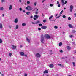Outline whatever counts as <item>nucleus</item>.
<instances>
[{
  "label": "nucleus",
  "instance_id": "7ed1b4c3",
  "mask_svg": "<svg viewBox=\"0 0 76 76\" xmlns=\"http://www.w3.org/2000/svg\"><path fill=\"white\" fill-rule=\"evenodd\" d=\"M45 37L47 38V39H50V38H51V36H50V35L47 34H46L45 35Z\"/></svg>",
  "mask_w": 76,
  "mask_h": 76
},
{
  "label": "nucleus",
  "instance_id": "c9c22d12",
  "mask_svg": "<svg viewBox=\"0 0 76 76\" xmlns=\"http://www.w3.org/2000/svg\"><path fill=\"white\" fill-rule=\"evenodd\" d=\"M53 5L52 4H50V6L51 7H53Z\"/></svg>",
  "mask_w": 76,
  "mask_h": 76
},
{
  "label": "nucleus",
  "instance_id": "69168bd1",
  "mask_svg": "<svg viewBox=\"0 0 76 76\" xmlns=\"http://www.w3.org/2000/svg\"><path fill=\"white\" fill-rule=\"evenodd\" d=\"M9 27H10V28H12V26H10Z\"/></svg>",
  "mask_w": 76,
  "mask_h": 76
},
{
  "label": "nucleus",
  "instance_id": "338daca9",
  "mask_svg": "<svg viewBox=\"0 0 76 76\" xmlns=\"http://www.w3.org/2000/svg\"><path fill=\"white\" fill-rule=\"evenodd\" d=\"M24 56H25V57H27V55H25Z\"/></svg>",
  "mask_w": 76,
  "mask_h": 76
},
{
  "label": "nucleus",
  "instance_id": "58836bf2",
  "mask_svg": "<svg viewBox=\"0 0 76 76\" xmlns=\"http://www.w3.org/2000/svg\"><path fill=\"white\" fill-rule=\"evenodd\" d=\"M58 66H61V64H58Z\"/></svg>",
  "mask_w": 76,
  "mask_h": 76
},
{
  "label": "nucleus",
  "instance_id": "4be33fe9",
  "mask_svg": "<svg viewBox=\"0 0 76 76\" xmlns=\"http://www.w3.org/2000/svg\"><path fill=\"white\" fill-rule=\"evenodd\" d=\"M26 24L25 23H23L22 24V25L23 26H26Z\"/></svg>",
  "mask_w": 76,
  "mask_h": 76
},
{
  "label": "nucleus",
  "instance_id": "bb28decb",
  "mask_svg": "<svg viewBox=\"0 0 76 76\" xmlns=\"http://www.w3.org/2000/svg\"><path fill=\"white\" fill-rule=\"evenodd\" d=\"M53 17V16L51 15L50 17L49 18V19H51V18H52Z\"/></svg>",
  "mask_w": 76,
  "mask_h": 76
},
{
  "label": "nucleus",
  "instance_id": "5fc2aeb1",
  "mask_svg": "<svg viewBox=\"0 0 76 76\" xmlns=\"http://www.w3.org/2000/svg\"><path fill=\"white\" fill-rule=\"evenodd\" d=\"M58 7H60V4H59L58 6Z\"/></svg>",
  "mask_w": 76,
  "mask_h": 76
},
{
  "label": "nucleus",
  "instance_id": "052dcab7",
  "mask_svg": "<svg viewBox=\"0 0 76 76\" xmlns=\"http://www.w3.org/2000/svg\"><path fill=\"white\" fill-rule=\"evenodd\" d=\"M72 44L73 45H75V42H73L72 43Z\"/></svg>",
  "mask_w": 76,
  "mask_h": 76
},
{
  "label": "nucleus",
  "instance_id": "e2e57ef3",
  "mask_svg": "<svg viewBox=\"0 0 76 76\" xmlns=\"http://www.w3.org/2000/svg\"><path fill=\"white\" fill-rule=\"evenodd\" d=\"M65 58H64L63 57L62 58V59H65Z\"/></svg>",
  "mask_w": 76,
  "mask_h": 76
},
{
  "label": "nucleus",
  "instance_id": "cd10ccee",
  "mask_svg": "<svg viewBox=\"0 0 76 76\" xmlns=\"http://www.w3.org/2000/svg\"><path fill=\"white\" fill-rule=\"evenodd\" d=\"M68 20H71V18L69 17L68 18Z\"/></svg>",
  "mask_w": 76,
  "mask_h": 76
},
{
  "label": "nucleus",
  "instance_id": "de8ad7c7",
  "mask_svg": "<svg viewBox=\"0 0 76 76\" xmlns=\"http://www.w3.org/2000/svg\"><path fill=\"white\" fill-rule=\"evenodd\" d=\"M60 18V16H58L57 17H56V19H57V18Z\"/></svg>",
  "mask_w": 76,
  "mask_h": 76
},
{
  "label": "nucleus",
  "instance_id": "ea45409f",
  "mask_svg": "<svg viewBox=\"0 0 76 76\" xmlns=\"http://www.w3.org/2000/svg\"><path fill=\"white\" fill-rule=\"evenodd\" d=\"M39 26H42V24H39Z\"/></svg>",
  "mask_w": 76,
  "mask_h": 76
},
{
  "label": "nucleus",
  "instance_id": "2f4dec72",
  "mask_svg": "<svg viewBox=\"0 0 76 76\" xmlns=\"http://www.w3.org/2000/svg\"><path fill=\"white\" fill-rule=\"evenodd\" d=\"M2 42V40L1 39H0V44H1Z\"/></svg>",
  "mask_w": 76,
  "mask_h": 76
},
{
  "label": "nucleus",
  "instance_id": "774afa93",
  "mask_svg": "<svg viewBox=\"0 0 76 76\" xmlns=\"http://www.w3.org/2000/svg\"><path fill=\"white\" fill-rule=\"evenodd\" d=\"M1 76H4V75H3V74H1Z\"/></svg>",
  "mask_w": 76,
  "mask_h": 76
},
{
  "label": "nucleus",
  "instance_id": "4d7b16f0",
  "mask_svg": "<svg viewBox=\"0 0 76 76\" xmlns=\"http://www.w3.org/2000/svg\"><path fill=\"white\" fill-rule=\"evenodd\" d=\"M74 15H75V17H76V13H75L74 14Z\"/></svg>",
  "mask_w": 76,
  "mask_h": 76
},
{
  "label": "nucleus",
  "instance_id": "37998d69",
  "mask_svg": "<svg viewBox=\"0 0 76 76\" xmlns=\"http://www.w3.org/2000/svg\"><path fill=\"white\" fill-rule=\"evenodd\" d=\"M35 9H36V12H38V9L37 8H35Z\"/></svg>",
  "mask_w": 76,
  "mask_h": 76
},
{
  "label": "nucleus",
  "instance_id": "bf43d9fd",
  "mask_svg": "<svg viewBox=\"0 0 76 76\" xmlns=\"http://www.w3.org/2000/svg\"><path fill=\"white\" fill-rule=\"evenodd\" d=\"M19 1L20 3H21L22 2V1H21V0H19Z\"/></svg>",
  "mask_w": 76,
  "mask_h": 76
},
{
  "label": "nucleus",
  "instance_id": "a19ab883",
  "mask_svg": "<svg viewBox=\"0 0 76 76\" xmlns=\"http://www.w3.org/2000/svg\"><path fill=\"white\" fill-rule=\"evenodd\" d=\"M27 4H29L30 3V2L29 1H28L27 2Z\"/></svg>",
  "mask_w": 76,
  "mask_h": 76
},
{
  "label": "nucleus",
  "instance_id": "473e14b6",
  "mask_svg": "<svg viewBox=\"0 0 76 76\" xmlns=\"http://www.w3.org/2000/svg\"><path fill=\"white\" fill-rule=\"evenodd\" d=\"M38 30H39V31H41V28H38Z\"/></svg>",
  "mask_w": 76,
  "mask_h": 76
},
{
  "label": "nucleus",
  "instance_id": "0e129e2a",
  "mask_svg": "<svg viewBox=\"0 0 76 76\" xmlns=\"http://www.w3.org/2000/svg\"><path fill=\"white\" fill-rule=\"evenodd\" d=\"M22 45H20V48H22Z\"/></svg>",
  "mask_w": 76,
  "mask_h": 76
},
{
  "label": "nucleus",
  "instance_id": "3c124183",
  "mask_svg": "<svg viewBox=\"0 0 76 76\" xmlns=\"http://www.w3.org/2000/svg\"><path fill=\"white\" fill-rule=\"evenodd\" d=\"M43 22L45 23V22H46V20H43Z\"/></svg>",
  "mask_w": 76,
  "mask_h": 76
},
{
  "label": "nucleus",
  "instance_id": "72a5a7b5",
  "mask_svg": "<svg viewBox=\"0 0 76 76\" xmlns=\"http://www.w3.org/2000/svg\"><path fill=\"white\" fill-rule=\"evenodd\" d=\"M9 56L10 57H11V56H12V53H10L9 54Z\"/></svg>",
  "mask_w": 76,
  "mask_h": 76
},
{
  "label": "nucleus",
  "instance_id": "39448f33",
  "mask_svg": "<svg viewBox=\"0 0 76 76\" xmlns=\"http://www.w3.org/2000/svg\"><path fill=\"white\" fill-rule=\"evenodd\" d=\"M35 56L37 57H41V55L38 53H37L36 54Z\"/></svg>",
  "mask_w": 76,
  "mask_h": 76
},
{
  "label": "nucleus",
  "instance_id": "423d86ee",
  "mask_svg": "<svg viewBox=\"0 0 76 76\" xmlns=\"http://www.w3.org/2000/svg\"><path fill=\"white\" fill-rule=\"evenodd\" d=\"M38 18V16H37V15H35L34 16V20H37V18Z\"/></svg>",
  "mask_w": 76,
  "mask_h": 76
},
{
  "label": "nucleus",
  "instance_id": "6ab92c4d",
  "mask_svg": "<svg viewBox=\"0 0 76 76\" xmlns=\"http://www.w3.org/2000/svg\"><path fill=\"white\" fill-rule=\"evenodd\" d=\"M26 14L27 15H30L31 14V12H26Z\"/></svg>",
  "mask_w": 76,
  "mask_h": 76
},
{
  "label": "nucleus",
  "instance_id": "c756f323",
  "mask_svg": "<svg viewBox=\"0 0 76 76\" xmlns=\"http://www.w3.org/2000/svg\"><path fill=\"white\" fill-rule=\"evenodd\" d=\"M63 10H62V11H61L60 13V15H61V14H62V13H63Z\"/></svg>",
  "mask_w": 76,
  "mask_h": 76
},
{
  "label": "nucleus",
  "instance_id": "4468645a",
  "mask_svg": "<svg viewBox=\"0 0 76 76\" xmlns=\"http://www.w3.org/2000/svg\"><path fill=\"white\" fill-rule=\"evenodd\" d=\"M26 41L28 43H30V40L27 37H26Z\"/></svg>",
  "mask_w": 76,
  "mask_h": 76
},
{
  "label": "nucleus",
  "instance_id": "79ce46f5",
  "mask_svg": "<svg viewBox=\"0 0 76 76\" xmlns=\"http://www.w3.org/2000/svg\"><path fill=\"white\" fill-rule=\"evenodd\" d=\"M35 13V14H38V11H36Z\"/></svg>",
  "mask_w": 76,
  "mask_h": 76
},
{
  "label": "nucleus",
  "instance_id": "9d476101",
  "mask_svg": "<svg viewBox=\"0 0 76 76\" xmlns=\"http://www.w3.org/2000/svg\"><path fill=\"white\" fill-rule=\"evenodd\" d=\"M12 49H15V48H16V46H15L14 45H12Z\"/></svg>",
  "mask_w": 76,
  "mask_h": 76
},
{
  "label": "nucleus",
  "instance_id": "412c9836",
  "mask_svg": "<svg viewBox=\"0 0 76 76\" xmlns=\"http://www.w3.org/2000/svg\"><path fill=\"white\" fill-rule=\"evenodd\" d=\"M4 8L3 7H0V10H3Z\"/></svg>",
  "mask_w": 76,
  "mask_h": 76
},
{
  "label": "nucleus",
  "instance_id": "4c0bfd02",
  "mask_svg": "<svg viewBox=\"0 0 76 76\" xmlns=\"http://www.w3.org/2000/svg\"><path fill=\"white\" fill-rule=\"evenodd\" d=\"M32 23L34 25L35 24H36V23H34L33 22H32Z\"/></svg>",
  "mask_w": 76,
  "mask_h": 76
},
{
  "label": "nucleus",
  "instance_id": "09e8293b",
  "mask_svg": "<svg viewBox=\"0 0 76 76\" xmlns=\"http://www.w3.org/2000/svg\"><path fill=\"white\" fill-rule=\"evenodd\" d=\"M34 6H36L37 5V2L34 3Z\"/></svg>",
  "mask_w": 76,
  "mask_h": 76
},
{
  "label": "nucleus",
  "instance_id": "20e7f679",
  "mask_svg": "<svg viewBox=\"0 0 76 76\" xmlns=\"http://www.w3.org/2000/svg\"><path fill=\"white\" fill-rule=\"evenodd\" d=\"M44 37H43V34H42L41 36V42L42 43H44Z\"/></svg>",
  "mask_w": 76,
  "mask_h": 76
},
{
  "label": "nucleus",
  "instance_id": "a211bd4d",
  "mask_svg": "<svg viewBox=\"0 0 76 76\" xmlns=\"http://www.w3.org/2000/svg\"><path fill=\"white\" fill-rule=\"evenodd\" d=\"M50 55H52V54H53V53L52 52L53 51H52V50H50Z\"/></svg>",
  "mask_w": 76,
  "mask_h": 76
},
{
  "label": "nucleus",
  "instance_id": "b1692460",
  "mask_svg": "<svg viewBox=\"0 0 76 76\" xmlns=\"http://www.w3.org/2000/svg\"><path fill=\"white\" fill-rule=\"evenodd\" d=\"M63 43L62 42H60L59 44V46H61Z\"/></svg>",
  "mask_w": 76,
  "mask_h": 76
},
{
  "label": "nucleus",
  "instance_id": "ddd939ff",
  "mask_svg": "<svg viewBox=\"0 0 76 76\" xmlns=\"http://www.w3.org/2000/svg\"><path fill=\"white\" fill-rule=\"evenodd\" d=\"M64 0H61V2L62 6H64Z\"/></svg>",
  "mask_w": 76,
  "mask_h": 76
},
{
  "label": "nucleus",
  "instance_id": "2eb2a0df",
  "mask_svg": "<svg viewBox=\"0 0 76 76\" xmlns=\"http://www.w3.org/2000/svg\"><path fill=\"white\" fill-rule=\"evenodd\" d=\"M12 5H10V7L9 8V10H12Z\"/></svg>",
  "mask_w": 76,
  "mask_h": 76
},
{
  "label": "nucleus",
  "instance_id": "dca6fc26",
  "mask_svg": "<svg viewBox=\"0 0 76 76\" xmlns=\"http://www.w3.org/2000/svg\"><path fill=\"white\" fill-rule=\"evenodd\" d=\"M21 56H24V53L23 52H21L20 53Z\"/></svg>",
  "mask_w": 76,
  "mask_h": 76
},
{
  "label": "nucleus",
  "instance_id": "6e6552de",
  "mask_svg": "<svg viewBox=\"0 0 76 76\" xmlns=\"http://www.w3.org/2000/svg\"><path fill=\"white\" fill-rule=\"evenodd\" d=\"M47 28V26H43L41 27V28L42 29H46Z\"/></svg>",
  "mask_w": 76,
  "mask_h": 76
},
{
  "label": "nucleus",
  "instance_id": "7c9ffc66",
  "mask_svg": "<svg viewBox=\"0 0 76 76\" xmlns=\"http://www.w3.org/2000/svg\"><path fill=\"white\" fill-rule=\"evenodd\" d=\"M72 63L73 64L74 66H76V65L75 64V62H73Z\"/></svg>",
  "mask_w": 76,
  "mask_h": 76
},
{
  "label": "nucleus",
  "instance_id": "5701e85b",
  "mask_svg": "<svg viewBox=\"0 0 76 76\" xmlns=\"http://www.w3.org/2000/svg\"><path fill=\"white\" fill-rule=\"evenodd\" d=\"M3 28V26L1 23H0V28Z\"/></svg>",
  "mask_w": 76,
  "mask_h": 76
},
{
  "label": "nucleus",
  "instance_id": "f03ea898",
  "mask_svg": "<svg viewBox=\"0 0 76 76\" xmlns=\"http://www.w3.org/2000/svg\"><path fill=\"white\" fill-rule=\"evenodd\" d=\"M73 9V6L72 5H70L69 9L70 12L71 13L72 12Z\"/></svg>",
  "mask_w": 76,
  "mask_h": 76
},
{
  "label": "nucleus",
  "instance_id": "f3484780",
  "mask_svg": "<svg viewBox=\"0 0 76 76\" xmlns=\"http://www.w3.org/2000/svg\"><path fill=\"white\" fill-rule=\"evenodd\" d=\"M40 23V21L37 20L36 22V24H38V23Z\"/></svg>",
  "mask_w": 76,
  "mask_h": 76
},
{
  "label": "nucleus",
  "instance_id": "e433bc0d",
  "mask_svg": "<svg viewBox=\"0 0 76 76\" xmlns=\"http://www.w3.org/2000/svg\"><path fill=\"white\" fill-rule=\"evenodd\" d=\"M60 53H63V50H60Z\"/></svg>",
  "mask_w": 76,
  "mask_h": 76
},
{
  "label": "nucleus",
  "instance_id": "864d4df0",
  "mask_svg": "<svg viewBox=\"0 0 76 76\" xmlns=\"http://www.w3.org/2000/svg\"><path fill=\"white\" fill-rule=\"evenodd\" d=\"M2 2H4V0H1Z\"/></svg>",
  "mask_w": 76,
  "mask_h": 76
},
{
  "label": "nucleus",
  "instance_id": "680f3d73",
  "mask_svg": "<svg viewBox=\"0 0 76 76\" xmlns=\"http://www.w3.org/2000/svg\"><path fill=\"white\" fill-rule=\"evenodd\" d=\"M2 15L3 16H4V14H3Z\"/></svg>",
  "mask_w": 76,
  "mask_h": 76
},
{
  "label": "nucleus",
  "instance_id": "c85d7f7f",
  "mask_svg": "<svg viewBox=\"0 0 76 76\" xmlns=\"http://www.w3.org/2000/svg\"><path fill=\"white\" fill-rule=\"evenodd\" d=\"M66 16L65 15H63V16H62V17L63 18H66Z\"/></svg>",
  "mask_w": 76,
  "mask_h": 76
},
{
  "label": "nucleus",
  "instance_id": "13d9d810",
  "mask_svg": "<svg viewBox=\"0 0 76 76\" xmlns=\"http://www.w3.org/2000/svg\"><path fill=\"white\" fill-rule=\"evenodd\" d=\"M33 18V16H31L30 17V18Z\"/></svg>",
  "mask_w": 76,
  "mask_h": 76
},
{
  "label": "nucleus",
  "instance_id": "f257e3e1",
  "mask_svg": "<svg viewBox=\"0 0 76 76\" xmlns=\"http://www.w3.org/2000/svg\"><path fill=\"white\" fill-rule=\"evenodd\" d=\"M26 10H32L33 9L32 7L29 6H28L27 7H26Z\"/></svg>",
  "mask_w": 76,
  "mask_h": 76
},
{
  "label": "nucleus",
  "instance_id": "f704fd0d",
  "mask_svg": "<svg viewBox=\"0 0 76 76\" xmlns=\"http://www.w3.org/2000/svg\"><path fill=\"white\" fill-rule=\"evenodd\" d=\"M19 10L20 11H22V8H20L19 9Z\"/></svg>",
  "mask_w": 76,
  "mask_h": 76
},
{
  "label": "nucleus",
  "instance_id": "393cba45",
  "mask_svg": "<svg viewBox=\"0 0 76 76\" xmlns=\"http://www.w3.org/2000/svg\"><path fill=\"white\" fill-rule=\"evenodd\" d=\"M18 27H19V26L18 25H16V28H15L16 29H18Z\"/></svg>",
  "mask_w": 76,
  "mask_h": 76
},
{
  "label": "nucleus",
  "instance_id": "0eeeda50",
  "mask_svg": "<svg viewBox=\"0 0 76 76\" xmlns=\"http://www.w3.org/2000/svg\"><path fill=\"white\" fill-rule=\"evenodd\" d=\"M49 67H50V68H53V67H54V65L53 64H51L49 65Z\"/></svg>",
  "mask_w": 76,
  "mask_h": 76
},
{
  "label": "nucleus",
  "instance_id": "a18cd8bd",
  "mask_svg": "<svg viewBox=\"0 0 76 76\" xmlns=\"http://www.w3.org/2000/svg\"><path fill=\"white\" fill-rule=\"evenodd\" d=\"M67 3V1H66L64 2V4H66Z\"/></svg>",
  "mask_w": 76,
  "mask_h": 76
},
{
  "label": "nucleus",
  "instance_id": "aec40b11",
  "mask_svg": "<svg viewBox=\"0 0 76 76\" xmlns=\"http://www.w3.org/2000/svg\"><path fill=\"white\" fill-rule=\"evenodd\" d=\"M69 28H73V26H72V25L71 24H69Z\"/></svg>",
  "mask_w": 76,
  "mask_h": 76
},
{
  "label": "nucleus",
  "instance_id": "9b49d317",
  "mask_svg": "<svg viewBox=\"0 0 76 76\" xmlns=\"http://www.w3.org/2000/svg\"><path fill=\"white\" fill-rule=\"evenodd\" d=\"M66 48L68 50H70V49H71V47H70V46H68Z\"/></svg>",
  "mask_w": 76,
  "mask_h": 76
},
{
  "label": "nucleus",
  "instance_id": "603ef678",
  "mask_svg": "<svg viewBox=\"0 0 76 76\" xmlns=\"http://www.w3.org/2000/svg\"><path fill=\"white\" fill-rule=\"evenodd\" d=\"M59 4V1H57V4Z\"/></svg>",
  "mask_w": 76,
  "mask_h": 76
},
{
  "label": "nucleus",
  "instance_id": "1a4fd4ad",
  "mask_svg": "<svg viewBox=\"0 0 76 76\" xmlns=\"http://www.w3.org/2000/svg\"><path fill=\"white\" fill-rule=\"evenodd\" d=\"M48 71L47 70H45L44 71L43 73L44 74H45L46 73H48Z\"/></svg>",
  "mask_w": 76,
  "mask_h": 76
},
{
  "label": "nucleus",
  "instance_id": "a878e982",
  "mask_svg": "<svg viewBox=\"0 0 76 76\" xmlns=\"http://www.w3.org/2000/svg\"><path fill=\"white\" fill-rule=\"evenodd\" d=\"M54 28L55 29H57V28H58V27L57 26H55L54 27Z\"/></svg>",
  "mask_w": 76,
  "mask_h": 76
},
{
  "label": "nucleus",
  "instance_id": "8fccbe9b",
  "mask_svg": "<svg viewBox=\"0 0 76 76\" xmlns=\"http://www.w3.org/2000/svg\"><path fill=\"white\" fill-rule=\"evenodd\" d=\"M23 13H25V10H23Z\"/></svg>",
  "mask_w": 76,
  "mask_h": 76
},
{
  "label": "nucleus",
  "instance_id": "49530a36",
  "mask_svg": "<svg viewBox=\"0 0 76 76\" xmlns=\"http://www.w3.org/2000/svg\"><path fill=\"white\" fill-rule=\"evenodd\" d=\"M72 32H73V33H75V30H72Z\"/></svg>",
  "mask_w": 76,
  "mask_h": 76
},
{
  "label": "nucleus",
  "instance_id": "6e6d98bb",
  "mask_svg": "<svg viewBox=\"0 0 76 76\" xmlns=\"http://www.w3.org/2000/svg\"><path fill=\"white\" fill-rule=\"evenodd\" d=\"M24 76H27V74H26L24 75Z\"/></svg>",
  "mask_w": 76,
  "mask_h": 76
},
{
  "label": "nucleus",
  "instance_id": "c03bdc74",
  "mask_svg": "<svg viewBox=\"0 0 76 76\" xmlns=\"http://www.w3.org/2000/svg\"><path fill=\"white\" fill-rule=\"evenodd\" d=\"M73 37V36L72 35L69 36V37L70 38H72Z\"/></svg>",
  "mask_w": 76,
  "mask_h": 76
},
{
  "label": "nucleus",
  "instance_id": "f8f14e48",
  "mask_svg": "<svg viewBox=\"0 0 76 76\" xmlns=\"http://www.w3.org/2000/svg\"><path fill=\"white\" fill-rule=\"evenodd\" d=\"M14 22L15 23H18V20L17 18H16L14 20Z\"/></svg>",
  "mask_w": 76,
  "mask_h": 76
}]
</instances>
